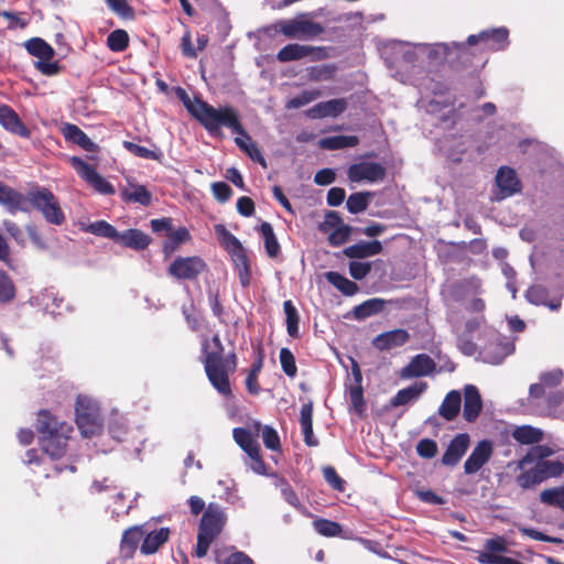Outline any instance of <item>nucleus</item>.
I'll return each mask as SVG.
<instances>
[{
    "label": "nucleus",
    "mask_w": 564,
    "mask_h": 564,
    "mask_svg": "<svg viewBox=\"0 0 564 564\" xmlns=\"http://www.w3.org/2000/svg\"><path fill=\"white\" fill-rule=\"evenodd\" d=\"M123 147L133 153L137 156L143 158V159H151V160H160L162 156V153L154 152L148 148L138 145L135 143H132L130 141H124Z\"/></svg>",
    "instance_id": "bf43d9fd"
},
{
    "label": "nucleus",
    "mask_w": 564,
    "mask_h": 564,
    "mask_svg": "<svg viewBox=\"0 0 564 564\" xmlns=\"http://www.w3.org/2000/svg\"><path fill=\"white\" fill-rule=\"evenodd\" d=\"M325 278L330 284H333L345 295H354L358 291V286L355 282L348 280L338 272H326Z\"/></svg>",
    "instance_id": "79ce46f5"
},
{
    "label": "nucleus",
    "mask_w": 564,
    "mask_h": 564,
    "mask_svg": "<svg viewBox=\"0 0 564 564\" xmlns=\"http://www.w3.org/2000/svg\"><path fill=\"white\" fill-rule=\"evenodd\" d=\"M564 473V463L560 459H538L517 476V484L528 489L549 478L560 477Z\"/></svg>",
    "instance_id": "20e7f679"
},
{
    "label": "nucleus",
    "mask_w": 564,
    "mask_h": 564,
    "mask_svg": "<svg viewBox=\"0 0 564 564\" xmlns=\"http://www.w3.org/2000/svg\"><path fill=\"white\" fill-rule=\"evenodd\" d=\"M70 164L80 177H83L97 192L107 195L115 193L113 186L82 159L73 156L70 158Z\"/></svg>",
    "instance_id": "f8f14e48"
},
{
    "label": "nucleus",
    "mask_w": 564,
    "mask_h": 564,
    "mask_svg": "<svg viewBox=\"0 0 564 564\" xmlns=\"http://www.w3.org/2000/svg\"><path fill=\"white\" fill-rule=\"evenodd\" d=\"M480 37L489 48L500 50L503 48L508 42V30L500 28L492 31H482Z\"/></svg>",
    "instance_id": "a19ab883"
},
{
    "label": "nucleus",
    "mask_w": 564,
    "mask_h": 564,
    "mask_svg": "<svg viewBox=\"0 0 564 564\" xmlns=\"http://www.w3.org/2000/svg\"><path fill=\"white\" fill-rule=\"evenodd\" d=\"M540 498L542 502L564 510V486L545 489Z\"/></svg>",
    "instance_id": "a18cd8bd"
},
{
    "label": "nucleus",
    "mask_w": 564,
    "mask_h": 564,
    "mask_svg": "<svg viewBox=\"0 0 564 564\" xmlns=\"http://www.w3.org/2000/svg\"><path fill=\"white\" fill-rule=\"evenodd\" d=\"M189 112L213 134H220L223 127L234 133L242 132L238 112L230 106L215 108L207 102L196 99L188 102Z\"/></svg>",
    "instance_id": "f257e3e1"
},
{
    "label": "nucleus",
    "mask_w": 564,
    "mask_h": 564,
    "mask_svg": "<svg viewBox=\"0 0 564 564\" xmlns=\"http://www.w3.org/2000/svg\"><path fill=\"white\" fill-rule=\"evenodd\" d=\"M223 352L224 347L218 335H215L210 340H204V364H206L207 361H210L213 364L231 361V357L224 358Z\"/></svg>",
    "instance_id": "cd10ccee"
},
{
    "label": "nucleus",
    "mask_w": 564,
    "mask_h": 564,
    "mask_svg": "<svg viewBox=\"0 0 564 564\" xmlns=\"http://www.w3.org/2000/svg\"><path fill=\"white\" fill-rule=\"evenodd\" d=\"M225 522L226 514L221 508L209 505L202 518L199 532L206 533L215 539L220 533Z\"/></svg>",
    "instance_id": "dca6fc26"
},
{
    "label": "nucleus",
    "mask_w": 564,
    "mask_h": 564,
    "mask_svg": "<svg viewBox=\"0 0 564 564\" xmlns=\"http://www.w3.org/2000/svg\"><path fill=\"white\" fill-rule=\"evenodd\" d=\"M347 108V101L344 98L332 99L328 101L319 102L312 107L307 113L311 118L318 119L325 117H337L343 113Z\"/></svg>",
    "instance_id": "4be33fe9"
},
{
    "label": "nucleus",
    "mask_w": 564,
    "mask_h": 564,
    "mask_svg": "<svg viewBox=\"0 0 564 564\" xmlns=\"http://www.w3.org/2000/svg\"><path fill=\"white\" fill-rule=\"evenodd\" d=\"M169 529L162 528L158 531L150 532L145 535L141 545V552L144 554H153L159 547L166 542L169 538Z\"/></svg>",
    "instance_id": "f704fd0d"
},
{
    "label": "nucleus",
    "mask_w": 564,
    "mask_h": 564,
    "mask_svg": "<svg viewBox=\"0 0 564 564\" xmlns=\"http://www.w3.org/2000/svg\"><path fill=\"white\" fill-rule=\"evenodd\" d=\"M235 139L236 144L245 151L253 161L260 163L263 167L267 166V162L261 154L257 144L252 141L251 137L242 128V132H237Z\"/></svg>",
    "instance_id": "c85d7f7f"
},
{
    "label": "nucleus",
    "mask_w": 564,
    "mask_h": 564,
    "mask_svg": "<svg viewBox=\"0 0 564 564\" xmlns=\"http://www.w3.org/2000/svg\"><path fill=\"white\" fill-rule=\"evenodd\" d=\"M62 132L65 139L78 144L86 151H94L97 148L89 137L75 124L65 123L62 128Z\"/></svg>",
    "instance_id": "a878e982"
},
{
    "label": "nucleus",
    "mask_w": 564,
    "mask_h": 564,
    "mask_svg": "<svg viewBox=\"0 0 564 564\" xmlns=\"http://www.w3.org/2000/svg\"><path fill=\"white\" fill-rule=\"evenodd\" d=\"M76 424L83 436L89 437L102 429V419L98 403L87 395H79L75 406Z\"/></svg>",
    "instance_id": "39448f33"
},
{
    "label": "nucleus",
    "mask_w": 564,
    "mask_h": 564,
    "mask_svg": "<svg viewBox=\"0 0 564 564\" xmlns=\"http://www.w3.org/2000/svg\"><path fill=\"white\" fill-rule=\"evenodd\" d=\"M547 415L564 417V395L555 392L547 398Z\"/></svg>",
    "instance_id": "5fc2aeb1"
},
{
    "label": "nucleus",
    "mask_w": 564,
    "mask_h": 564,
    "mask_svg": "<svg viewBox=\"0 0 564 564\" xmlns=\"http://www.w3.org/2000/svg\"><path fill=\"white\" fill-rule=\"evenodd\" d=\"M236 369V357L231 356V361L213 364L207 361L205 364L206 375L212 386L224 397L231 395V388L228 375Z\"/></svg>",
    "instance_id": "1a4fd4ad"
},
{
    "label": "nucleus",
    "mask_w": 564,
    "mask_h": 564,
    "mask_svg": "<svg viewBox=\"0 0 564 564\" xmlns=\"http://www.w3.org/2000/svg\"><path fill=\"white\" fill-rule=\"evenodd\" d=\"M462 405V395L457 390L449 391L443 400L438 414L447 421H452L459 413Z\"/></svg>",
    "instance_id": "bb28decb"
},
{
    "label": "nucleus",
    "mask_w": 564,
    "mask_h": 564,
    "mask_svg": "<svg viewBox=\"0 0 564 564\" xmlns=\"http://www.w3.org/2000/svg\"><path fill=\"white\" fill-rule=\"evenodd\" d=\"M495 200H502L520 192L521 186L516 172L509 167H500L496 175Z\"/></svg>",
    "instance_id": "ddd939ff"
},
{
    "label": "nucleus",
    "mask_w": 564,
    "mask_h": 564,
    "mask_svg": "<svg viewBox=\"0 0 564 564\" xmlns=\"http://www.w3.org/2000/svg\"><path fill=\"white\" fill-rule=\"evenodd\" d=\"M215 234L219 243L230 254L239 274V280L242 286L250 283V264L245 248L241 242L226 227L221 224L215 225Z\"/></svg>",
    "instance_id": "7ed1b4c3"
},
{
    "label": "nucleus",
    "mask_w": 564,
    "mask_h": 564,
    "mask_svg": "<svg viewBox=\"0 0 564 564\" xmlns=\"http://www.w3.org/2000/svg\"><path fill=\"white\" fill-rule=\"evenodd\" d=\"M116 242L124 247L141 250L148 247L150 238L138 229H128L123 232H118Z\"/></svg>",
    "instance_id": "b1692460"
},
{
    "label": "nucleus",
    "mask_w": 564,
    "mask_h": 564,
    "mask_svg": "<svg viewBox=\"0 0 564 564\" xmlns=\"http://www.w3.org/2000/svg\"><path fill=\"white\" fill-rule=\"evenodd\" d=\"M14 295V286L9 276L0 271V301H10Z\"/></svg>",
    "instance_id": "0e129e2a"
},
{
    "label": "nucleus",
    "mask_w": 564,
    "mask_h": 564,
    "mask_svg": "<svg viewBox=\"0 0 564 564\" xmlns=\"http://www.w3.org/2000/svg\"><path fill=\"white\" fill-rule=\"evenodd\" d=\"M497 349L499 350L498 354L491 355L490 350L487 348L482 352L484 360L492 365H498L505 359L506 356L510 355L513 351V347L510 344H499L497 346Z\"/></svg>",
    "instance_id": "4d7b16f0"
},
{
    "label": "nucleus",
    "mask_w": 564,
    "mask_h": 564,
    "mask_svg": "<svg viewBox=\"0 0 564 564\" xmlns=\"http://www.w3.org/2000/svg\"><path fill=\"white\" fill-rule=\"evenodd\" d=\"M482 409V400L478 389L473 384L464 388V417L468 422L475 421Z\"/></svg>",
    "instance_id": "a211bd4d"
},
{
    "label": "nucleus",
    "mask_w": 564,
    "mask_h": 564,
    "mask_svg": "<svg viewBox=\"0 0 564 564\" xmlns=\"http://www.w3.org/2000/svg\"><path fill=\"white\" fill-rule=\"evenodd\" d=\"M284 313L286 315V330L291 337L299 335V314L295 306L291 301H285L283 304Z\"/></svg>",
    "instance_id": "49530a36"
},
{
    "label": "nucleus",
    "mask_w": 564,
    "mask_h": 564,
    "mask_svg": "<svg viewBox=\"0 0 564 564\" xmlns=\"http://www.w3.org/2000/svg\"><path fill=\"white\" fill-rule=\"evenodd\" d=\"M129 36L123 30H116L108 35L107 43L111 51L121 52L128 46Z\"/></svg>",
    "instance_id": "3c124183"
},
{
    "label": "nucleus",
    "mask_w": 564,
    "mask_h": 564,
    "mask_svg": "<svg viewBox=\"0 0 564 564\" xmlns=\"http://www.w3.org/2000/svg\"><path fill=\"white\" fill-rule=\"evenodd\" d=\"M261 430L260 422H253L250 429L236 427L232 431L235 442L241 447V449L257 463L260 462V446L257 441Z\"/></svg>",
    "instance_id": "9b49d317"
},
{
    "label": "nucleus",
    "mask_w": 564,
    "mask_h": 564,
    "mask_svg": "<svg viewBox=\"0 0 564 564\" xmlns=\"http://www.w3.org/2000/svg\"><path fill=\"white\" fill-rule=\"evenodd\" d=\"M335 68L333 66H319L314 67L310 70V78L312 80L322 82L329 80L333 78Z\"/></svg>",
    "instance_id": "774afa93"
},
{
    "label": "nucleus",
    "mask_w": 564,
    "mask_h": 564,
    "mask_svg": "<svg viewBox=\"0 0 564 564\" xmlns=\"http://www.w3.org/2000/svg\"><path fill=\"white\" fill-rule=\"evenodd\" d=\"M145 532L142 527H132L124 531L121 540V552L126 556H131L137 549L139 541L144 536Z\"/></svg>",
    "instance_id": "e433bc0d"
},
{
    "label": "nucleus",
    "mask_w": 564,
    "mask_h": 564,
    "mask_svg": "<svg viewBox=\"0 0 564 564\" xmlns=\"http://www.w3.org/2000/svg\"><path fill=\"white\" fill-rule=\"evenodd\" d=\"M465 48L463 44L453 43H436L434 45L417 44L412 50H404V58L408 62H414L427 57L432 62H441L448 59L453 51H460Z\"/></svg>",
    "instance_id": "6e6552de"
},
{
    "label": "nucleus",
    "mask_w": 564,
    "mask_h": 564,
    "mask_svg": "<svg viewBox=\"0 0 564 564\" xmlns=\"http://www.w3.org/2000/svg\"><path fill=\"white\" fill-rule=\"evenodd\" d=\"M191 238L189 232L186 228H178L177 230L171 231L167 236V240L164 243V252L166 256L173 253L180 245L188 241Z\"/></svg>",
    "instance_id": "c03bdc74"
},
{
    "label": "nucleus",
    "mask_w": 564,
    "mask_h": 564,
    "mask_svg": "<svg viewBox=\"0 0 564 564\" xmlns=\"http://www.w3.org/2000/svg\"><path fill=\"white\" fill-rule=\"evenodd\" d=\"M417 454L424 458H432L437 453V445L434 441L424 438L416 446Z\"/></svg>",
    "instance_id": "338daca9"
},
{
    "label": "nucleus",
    "mask_w": 564,
    "mask_h": 564,
    "mask_svg": "<svg viewBox=\"0 0 564 564\" xmlns=\"http://www.w3.org/2000/svg\"><path fill=\"white\" fill-rule=\"evenodd\" d=\"M261 436H262V441H263V444L267 448L271 449V451H276L280 448V438H279V435L276 433V431L269 426V425H265V426H261Z\"/></svg>",
    "instance_id": "13d9d810"
},
{
    "label": "nucleus",
    "mask_w": 564,
    "mask_h": 564,
    "mask_svg": "<svg viewBox=\"0 0 564 564\" xmlns=\"http://www.w3.org/2000/svg\"><path fill=\"white\" fill-rule=\"evenodd\" d=\"M26 231V241L31 240V242L36 247L37 249L44 250L47 248L46 242L41 236V232L39 231L37 227L33 224H28L25 226Z\"/></svg>",
    "instance_id": "69168bd1"
},
{
    "label": "nucleus",
    "mask_w": 564,
    "mask_h": 564,
    "mask_svg": "<svg viewBox=\"0 0 564 564\" xmlns=\"http://www.w3.org/2000/svg\"><path fill=\"white\" fill-rule=\"evenodd\" d=\"M274 29L289 39L308 40L319 35L323 26L305 15L291 20H281L274 24Z\"/></svg>",
    "instance_id": "0eeeda50"
},
{
    "label": "nucleus",
    "mask_w": 564,
    "mask_h": 564,
    "mask_svg": "<svg viewBox=\"0 0 564 564\" xmlns=\"http://www.w3.org/2000/svg\"><path fill=\"white\" fill-rule=\"evenodd\" d=\"M545 291L541 286H532L527 292V299L534 304H544L550 307L552 311H556L560 307V302H545Z\"/></svg>",
    "instance_id": "864d4df0"
},
{
    "label": "nucleus",
    "mask_w": 564,
    "mask_h": 564,
    "mask_svg": "<svg viewBox=\"0 0 564 564\" xmlns=\"http://www.w3.org/2000/svg\"><path fill=\"white\" fill-rule=\"evenodd\" d=\"M205 268L204 261L198 257L175 259L169 268V273L176 279H194Z\"/></svg>",
    "instance_id": "4468645a"
},
{
    "label": "nucleus",
    "mask_w": 564,
    "mask_h": 564,
    "mask_svg": "<svg viewBox=\"0 0 564 564\" xmlns=\"http://www.w3.org/2000/svg\"><path fill=\"white\" fill-rule=\"evenodd\" d=\"M427 384L425 382H415L408 388L400 390L394 398L391 400L392 406H400L408 404L416 399L426 390Z\"/></svg>",
    "instance_id": "c756f323"
},
{
    "label": "nucleus",
    "mask_w": 564,
    "mask_h": 564,
    "mask_svg": "<svg viewBox=\"0 0 564 564\" xmlns=\"http://www.w3.org/2000/svg\"><path fill=\"white\" fill-rule=\"evenodd\" d=\"M0 124L8 131L23 138H29L30 131L20 120L17 112L9 106H0Z\"/></svg>",
    "instance_id": "412c9836"
},
{
    "label": "nucleus",
    "mask_w": 564,
    "mask_h": 564,
    "mask_svg": "<svg viewBox=\"0 0 564 564\" xmlns=\"http://www.w3.org/2000/svg\"><path fill=\"white\" fill-rule=\"evenodd\" d=\"M555 451L547 445H536L532 447L525 456H523L517 463V468L519 470H524L527 467L535 463L538 459H547L552 456Z\"/></svg>",
    "instance_id": "72a5a7b5"
},
{
    "label": "nucleus",
    "mask_w": 564,
    "mask_h": 564,
    "mask_svg": "<svg viewBox=\"0 0 564 564\" xmlns=\"http://www.w3.org/2000/svg\"><path fill=\"white\" fill-rule=\"evenodd\" d=\"M434 369H435L434 360L425 354H420V355H416L409 362V365L405 366L401 370L400 376H401V378H404V379L424 377V376H429L430 373H432L434 371Z\"/></svg>",
    "instance_id": "f3484780"
},
{
    "label": "nucleus",
    "mask_w": 564,
    "mask_h": 564,
    "mask_svg": "<svg viewBox=\"0 0 564 564\" xmlns=\"http://www.w3.org/2000/svg\"><path fill=\"white\" fill-rule=\"evenodd\" d=\"M359 143L356 135H333L323 138L318 141V145L325 150H337L344 148H352Z\"/></svg>",
    "instance_id": "c9c22d12"
},
{
    "label": "nucleus",
    "mask_w": 564,
    "mask_h": 564,
    "mask_svg": "<svg viewBox=\"0 0 564 564\" xmlns=\"http://www.w3.org/2000/svg\"><path fill=\"white\" fill-rule=\"evenodd\" d=\"M382 250L381 242L378 240L373 241H360L345 249V254L352 259H362L380 253Z\"/></svg>",
    "instance_id": "393cba45"
},
{
    "label": "nucleus",
    "mask_w": 564,
    "mask_h": 564,
    "mask_svg": "<svg viewBox=\"0 0 564 564\" xmlns=\"http://www.w3.org/2000/svg\"><path fill=\"white\" fill-rule=\"evenodd\" d=\"M121 195L127 202H134L144 206L151 203V194L143 185L129 182L128 185L121 189Z\"/></svg>",
    "instance_id": "7c9ffc66"
},
{
    "label": "nucleus",
    "mask_w": 564,
    "mask_h": 564,
    "mask_svg": "<svg viewBox=\"0 0 564 564\" xmlns=\"http://www.w3.org/2000/svg\"><path fill=\"white\" fill-rule=\"evenodd\" d=\"M28 200L41 213L46 223L55 226H62L65 223L66 216L57 197L47 188L30 191Z\"/></svg>",
    "instance_id": "423d86ee"
},
{
    "label": "nucleus",
    "mask_w": 564,
    "mask_h": 564,
    "mask_svg": "<svg viewBox=\"0 0 564 564\" xmlns=\"http://www.w3.org/2000/svg\"><path fill=\"white\" fill-rule=\"evenodd\" d=\"M3 227L7 232L19 243L20 246L26 245V231L25 227L21 228L15 223L10 220L3 221Z\"/></svg>",
    "instance_id": "e2e57ef3"
},
{
    "label": "nucleus",
    "mask_w": 564,
    "mask_h": 564,
    "mask_svg": "<svg viewBox=\"0 0 564 564\" xmlns=\"http://www.w3.org/2000/svg\"><path fill=\"white\" fill-rule=\"evenodd\" d=\"M24 200L21 194L0 183V204L7 206L11 214L25 210Z\"/></svg>",
    "instance_id": "2f4dec72"
},
{
    "label": "nucleus",
    "mask_w": 564,
    "mask_h": 564,
    "mask_svg": "<svg viewBox=\"0 0 564 564\" xmlns=\"http://www.w3.org/2000/svg\"><path fill=\"white\" fill-rule=\"evenodd\" d=\"M216 561L219 564H253L252 560L243 552H232L225 556L224 552L216 553Z\"/></svg>",
    "instance_id": "6e6d98bb"
},
{
    "label": "nucleus",
    "mask_w": 564,
    "mask_h": 564,
    "mask_svg": "<svg viewBox=\"0 0 564 564\" xmlns=\"http://www.w3.org/2000/svg\"><path fill=\"white\" fill-rule=\"evenodd\" d=\"M313 527L318 534L328 538L337 536L341 532V527L339 523L327 519H316L313 522Z\"/></svg>",
    "instance_id": "de8ad7c7"
},
{
    "label": "nucleus",
    "mask_w": 564,
    "mask_h": 564,
    "mask_svg": "<svg viewBox=\"0 0 564 564\" xmlns=\"http://www.w3.org/2000/svg\"><path fill=\"white\" fill-rule=\"evenodd\" d=\"M280 362L283 371L289 377H294L296 375V365L293 354L288 348H282L280 350Z\"/></svg>",
    "instance_id": "052dcab7"
},
{
    "label": "nucleus",
    "mask_w": 564,
    "mask_h": 564,
    "mask_svg": "<svg viewBox=\"0 0 564 564\" xmlns=\"http://www.w3.org/2000/svg\"><path fill=\"white\" fill-rule=\"evenodd\" d=\"M370 193H355L347 199V209L351 214H358L367 209L369 205Z\"/></svg>",
    "instance_id": "09e8293b"
},
{
    "label": "nucleus",
    "mask_w": 564,
    "mask_h": 564,
    "mask_svg": "<svg viewBox=\"0 0 564 564\" xmlns=\"http://www.w3.org/2000/svg\"><path fill=\"white\" fill-rule=\"evenodd\" d=\"M410 335L404 329H393L375 337L372 344L379 350H390L404 345Z\"/></svg>",
    "instance_id": "aec40b11"
},
{
    "label": "nucleus",
    "mask_w": 564,
    "mask_h": 564,
    "mask_svg": "<svg viewBox=\"0 0 564 564\" xmlns=\"http://www.w3.org/2000/svg\"><path fill=\"white\" fill-rule=\"evenodd\" d=\"M351 232V227L348 225H340L336 227L328 236V241L332 246H340L345 243Z\"/></svg>",
    "instance_id": "680f3d73"
},
{
    "label": "nucleus",
    "mask_w": 564,
    "mask_h": 564,
    "mask_svg": "<svg viewBox=\"0 0 564 564\" xmlns=\"http://www.w3.org/2000/svg\"><path fill=\"white\" fill-rule=\"evenodd\" d=\"M384 301L381 299H370L357 305L354 308V316L356 319H365L383 310Z\"/></svg>",
    "instance_id": "ea45409f"
},
{
    "label": "nucleus",
    "mask_w": 564,
    "mask_h": 564,
    "mask_svg": "<svg viewBox=\"0 0 564 564\" xmlns=\"http://www.w3.org/2000/svg\"><path fill=\"white\" fill-rule=\"evenodd\" d=\"M318 97H321L319 90H317V89L305 90L302 94H300L299 96L290 99L286 104V108H289V109L301 108V107L314 101Z\"/></svg>",
    "instance_id": "603ef678"
},
{
    "label": "nucleus",
    "mask_w": 564,
    "mask_h": 564,
    "mask_svg": "<svg viewBox=\"0 0 564 564\" xmlns=\"http://www.w3.org/2000/svg\"><path fill=\"white\" fill-rule=\"evenodd\" d=\"M314 51L313 47L301 44H288L281 48L276 55L280 62L297 61L308 56Z\"/></svg>",
    "instance_id": "4c0bfd02"
},
{
    "label": "nucleus",
    "mask_w": 564,
    "mask_h": 564,
    "mask_svg": "<svg viewBox=\"0 0 564 564\" xmlns=\"http://www.w3.org/2000/svg\"><path fill=\"white\" fill-rule=\"evenodd\" d=\"M87 231H89L94 235L100 236V237L110 238L115 241L117 240V237H118V231L116 230V228L104 220H99V221H95V223L90 224L87 227Z\"/></svg>",
    "instance_id": "8fccbe9b"
},
{
    "label": "nucleus",
    "mask_w": 564,
    "mask_h": 564,
    "mask_svg": "<svg viewBox=\"0 0 564 564\" xmlns=\"http://www.w3.org/2000/svg\"><path fill=\"white\" fill-rule=\"evenodd\" d=\"M24 46H25L26 51L31 55L37 57L39 61L52 59V57L54 56V53H55L54 48L40 37H33V39L26 41Z\"/></svg>",
    "instance_id": "58836bf2"
},
{
    "label": "nucleus",
    "mask_w": 564,
    "mask_h": 564,
    "mask_svg": "<svg viewBox=\"0 0 564 564\" xmlns=\"http://www.w3.org/2000/svg\"><path fill=\"white\" fill-rule=\"evenodd\" d=\"M36 430L44 453L53 459L61 458L66 452V443L73 431L72 426L65 422H58L48 412L42 411L37 416Z\"/></svg>",
    "instance_id": "f03ea898"
},
{
    "label": "nucleus",
    "mask_w": 564,
    "mask_h": 564,
    "mask_svg": "<svg viewBox=\"0 0 564 564\" xmlns=\"http://www.w3.org/2000/svg\"><path fill=\"white\" fill-rule=\"evenodd\" d=\"M469 436L468 434H458L456 435L449 443L446 452L442 457V463L444 465L454 466L456 465L460 458L465 455L468 446H469Z\"/></svg>",
    "instance_id": "6ab92c4d"
},
{
    "label": "nucleus",
    "mask_w": 564,
    "mask_h": 564,
    "mask_svg": "<svg viewBox=\"0 0 564 564\" xmlns=\"http://www.w3.org/2000/svg\"><path fill=\"white\" fill-rule=\"evenodd\" d=\"M260 232L264 240V247L268 256L270 258H274L280 252V245L276 240V237L273 232V228L269 223H263L260 226Z\"/></svg>",
    "instance_id": "37998d69"
},
{
    "label": "nucleus",
    "mask_w": 564,
    "mask_h": 564,
    "mask_svg": "<svg viewBox=\"0 0 564 564\" xmlns=\"http://www.w3.org/2000/svg\"><path fill=\"white\" fill-rule=\"evenodd\" d=\"M511 436L521 445H533L543 440L544 432L532 425H517L511 431Z\"/></svg>",
    "instance_id": "5701e85b"
},
{
    "label": "nucleus",
    "mask_w": 564,
    "mask_h": 564,
    "mask_svg": "<svg viewBox=\"0 0 564 564\" xmlns=\"http://www.w3.org/2000/svg\"><path fill=\"white\" fill-rule=\"evenodd\" d=\"M347 175L354 183H378L383 181L386 169L377 162L361 161L348 167Z\"/></svg>",
    "instance_id": "9d476101"
},
{
    "label": "nucleus",
    "mask_w": 564,
    "mask_h": 564,
    "mask_svg": "<svg viewBox=\"0 0 564 564\" xmlns=\"http://www.w3.org/2000/svg\"><path fill=\"white\" fill-rule=\"evenodd\" d=\"M313 404L311 402L305 403L301 408V426L304 435V442L308 446H316L317 440L313 435Z\"/></svg>",
    "instance_id": "473e14b6"
},
{
    "label": "nucleus",
    "mask_w": 564,
    "mask_h": 564,
    "mask_svg": "<svg viewBox=\"0 0 564 564\" xmlns=\"http://www.w3.org/2000/svg\"><path fill=\"white\" fill-rule=\"evenodd\" d=\"M494 452L491 442L484 440L479 442L464 464V470L467 475L477 473L485 464L488 463Z\"/></svg>",
    "instance_id": "2eb2a0df"
}]
</instances>
